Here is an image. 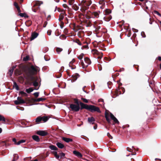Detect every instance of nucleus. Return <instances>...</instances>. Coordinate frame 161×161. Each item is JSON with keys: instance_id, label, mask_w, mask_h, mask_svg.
Listing matches in <instances>:
<instances>
[{"instance_id": "nucleus-63", "label": "nucleus", "mask_w": 161, "mask_h": 161, "mask_svg": "<svg viewBox=\"0 0 161 161\" xmlns=\"http://www.w3.org/2000/svg\"><path fill=\"white\" fill-rule=\"evenodd\" d=\"M2 128H0V133H1L2 132Z\"/></svg>"}, {"instance_id": "nucleus-43", "label": "nucleus", "mask_w": 161, "mask_h": 161, "mask_svg": "<svg viewBox=\"0 0 161 161\" xmlns=\"http://www.w3.org/2000/svg\"><path fill=\"white\" fill-rule=\"evenodd\" d=\"M29 58V57L28 56H26L25 57H24L23 58V60L24 61H27L28 60Z\"/></svg>"}, {"instance_id": "nucleus-64", "label": "nucleus", "mask_w": 161, "mask_h": 161, "mask_svg": "<svg viewBox=\"0 0 161 161\" xmlns=\"http://www.w3.org/2000/svg\"><path fill=\"white\" fill-rule=\"evenodd\" d=\"M56 2H57V3H58L59 1V0H54Z\"/></svg>"}, {"instance_id": "nucleus-9", "label": "nucleus", "mask_w": 161, "mask_h": 161, "mask_svg": "<svg viewBox=\"0 0 161 161\" xmlns=\"http://www.w3.org/2000/svg\"><path fill=\"white\" fill-rule=\"evenodd\" d=\"M110 117L111 119H113L115 123L117 124L119 123V122L118 121V119L114 117V116L111 113H110Z\"/></svg>"}, {"instance_id": "nucleus-60", "label": "nucleus", "mask_w": 161, "mask_h": 161, "mask_svg": "<svg viewBox=\"0 0 161 161\" xmlns=\"http://www.w3.org/2000/svg\"><path fill=\"white\" fill-rule=\"evenodd\" d=\"M158 60L159 61H161V57H158Z\"/></svg>"}, {"instance_id": "nucleus-23", "label": "nucleus", "mask_w": 161, "mask_h": 161, "mask_svg": "<svg viewBox=\"0 0 161 161\" xmlns=\"http://www.w3.org/2000/svg\"><path fill=\"white\" fill-rule=\"evenodd\" d=\"M33 91V89L31 87L26 89V92L28 93H29Z\"/></svg>"}, {"instance_id": "nucleus-36", "label": "nucleus", "mask_w": 161, "mask_h": 161, "mask_svg": "<svg viewBox=\"0 0 161 161\" xmlns=\"http://www.w3.org/2000/svg\"><path fill=\"white\" fill-rule=\"evenodd\" d=\"M84 54L82 53H81L78 57V58L80 60H81L83 58Z\"/></svg>"}, {"instance_id": "nucleus-30", "label": "nucleus", "mask_w": 161, "mask_h": 161, "mask_svg": "<svg viewBox=\"0 0 161 161\" xmlns=\"http://www.w3.org/2000/svg\"><path fill=\"white\" fill-rule=\"evenodd\" d=\"M53 154L54 155L55 157L57 159H58L59 158V156L57 154V152L56 151L54 152H53Z\"/></svg>"}, {"instance_id": "nucleus-26", "label": "nucleus", "mask_w": 161, "mask_h": 161, "mask_svg": "<svg viewBox=\"0 0 161 161\" xmlns=\"http://www.w3.org/2000/svg\"><path fill=\"white\" fill-rule=\"evenodd\" d=\"M111 13V11L110 10L108 9H106L104 12V14L105 15H107Z\"/></svg>"}, {"instance_id": "nucleus-44", "label": "nucleus", "mask_w": 161, "mask_h": 161, "mask_svg": "<svg viewBox=\"0 0 161 161\" xmlns=\"http://www.w3.org/2000/svg\"><path fill=\"white\" fill-rule=\"evenodd\" d=\"M75 103L76 104V105H79L80 102H79L77 100H75Z\"/></svg>"}, {"instance_id": "nucleus-16", "label": "nucleus", "mask_w": 161, "mask_h": 161, "mask_svg": "<svg viewBox=\"0 0 161 161\" xmlns=\"http://www.w3.org/2000/svg\"><path fill=\"white\" fill-rule=\"evenodd\" d=\"M79 5H77L76 4H74L72 6V8L75 11L78 10L79 9Z\"/></svg>"}, {"instance_id": "nucleus-20", "label": "nucleus", "mask_w": 161, "mask_h": 161, "mask_svg": "<svg viewBox=\"0 0 161 161\" xmlns=\"http://www.w3.org/2000/svg\"><path fill=\"white\" fill-rule=\"evenodd\" d=\"M49 147L50 149L52 150L56 151L58 149V148L55 146L53 145H50Z\"/></svg>"}, {"instance_id": "nucleus-1", "label": "nucleus", "mask_w": 161, "mask_h": 161, "mask_svg": "<svg viewBox=\"0 0 161 161\" xmlns=\"http://www.w3.org/2000/svg\"><path fill=\"white\" fill-rule=\"evenodd\" d=\"M38 69V67L31 66V67L28 68L25 71V73L26 76L25 78L27 80L33 81V85L35 87L38 86L39 79L37 77L33 76V75L37 73Z\"/></svg>"}, {"instance_id": "nucleus-7", "label": "nucleus", "mask_w": 161, "mask_h": 161, "mask_svg": "<svg viewBox=\"0 0 161 161\" xmlns=\"http://www.w3.org/2000/svg\"><path fill=\"white\" fill-rule=\"evenodd\" d=\"M36 133L37 134L42 136H46L48 134L47 132L44 130L38 131Z\"/></svg>"}, {"instance_id": "nucleus-48", "label": "nucleus", "mask_w": 161, "mask_h": 161, "mask_svg": "<svg viewBox=\"0 0 161 161\" xmlns=\"http://www.w3.org/2000/svg\"><path fill=\"white\" fill-rule=\"evenodd\" d=\"M141 34L143 37L144 38L146 37V35H145V33L144 32H142Z\"/></svg>"}, {"instance_id": "nucleus-59", "label": "nucleus", "mask_w": 161, "mask_h": 161, "mask_svg": "<svg viewBox=\"0 0 161 161\" xmlns=\"http://www.w3.org/2000/svg\"><path fill=\"white\" fill-rule=\"evenodd\" d=\"M86 87V86H84V87L82 88L83 91L85 92H86L84 90V88Z\"/></svg>"}, {"instance_id": "nucleus-46", "label": "nucleus", "mask_w": 161, "mask_h": 161, "mask_svg": "<svg viewBox=\"0 0 161 161\" xmlns=\"http://www.w3.org/2000/svg\"><path fill=\"white\" fill-rule=\"evenodd\" d=\"M107 136L110 139H112L113 138L112 136H111L109 132H108L107 133Z\"/></svg>"}, {"instance_id": "nucleus-57", "label": "nucleus", "mask_w": 161, "mask_h": 161, "mask_svg": "<svg viewBox=\"0 0 161 161\" xmlns=\"http://www.w3.org/2000/svg\"><path fill=\"white\" fill-rule=\"evenodd\" d=\"M97 125H95L94 127H93V128H94V130H96L97 129Z\"/></svg>"}, {"instance_id": "nucleus-24", "label": "nucleus", "mask_w": 161, "mask_h": 161, "mask_svg": "<svg viewBox=\"0 0 161 161\" xmlns=\"http://www.w3.org/2000/svg\"><path fill=\"white\" fill-rule=\"evenodd\" d=\"M42 121L41 117L39 116L37 117L36 119V122L37 123H39V122Z\"/></svg>"}, {"instance_id": "nucleus-62", "label": "nucleus", "mask_w": 161, "mask_h": 161, "mask_svg": "<svg viewBox=\"0 0 161 161\" xmlns=\"http://www.w3.org/2000/svg\"><path fill=\"white\" fill-rule=\"evenodd\" d=\"M16 68V66H14L12 67V69L14 70V69Z\"/></svg>"}, {"instance_id": "nucleus-42", "label": "nucleus", "mask_w": 161, "mask_h": 161, "mask_svg": "<svg viewBox=\"0 0 161 161\" xmlns=\"http://www.w3.org/2000/svg\"><path fill=\"white\" fill-rule=\"evenodd\" d=\"M81 99L85 103H88V100L86 98H82Z\"/></svg>"}, {"instance_id": "nucleus-21", "label": "nucleus", "mask_w": 161, "mask_h": 161, "mask_svg": "<svg viewBox=\"0 0 161 161\" xmlns=\"http://www.w3.org/2000/svg\"><path fill=\"white\" fill-rule=\"evenodd\" d=\"M18 15L21 17H24L25 18H28V15L25 13H19Z\"/></svg>"}, {"instance_id": "nucleus-4", "label": "nucleus", "mask_w": 161, "mask_h": 161, "mask_svg": "<svg viewBox=\"0 0 161 161\" xmlns=\"http://www.w3.org/2000/svg\"><path fill=\"white\" fill-rule=\"evenodd\" d=\"M89 110L91 111L92 112H97L99 113H101V111H100L99 108L93 105H90Z\"/></svg>"}, {"instance_id": "nucleus-3", "label": "nucleus", "mask_w": 161, "mask_h": 161, "mask_svg": "<svg viewBox=\"0 0 161 161\" xmlns=\"http://www.w3.org/2000/svg\"><path fill=\"white\" fill-rule=\"evenodd\" d=\"M84 60V62L82 60L81 62L83 68H84L85 67H87L89 65L91 64V61L90 59L87 57L85 58Z\"/></svg>"}, {"instance_id": "nucleus-12", "label": "nucleus", "mask_w": 161, "mask_h": 161, "mask_svg": "<svg viewBox=\"0 0 161 161\" xmlns=\"http://www.w3.org/2000/svg\"><path fill=\"white\" fill-rule=\"evenodd\" d=\"M95 121V119L93 117H89L88 118V121L90 124H94Z\"/></svg>"}, {"instance_id": "nucleus-58", "label": "nucleus", "mask_w": 161, "mask_h": 161, "mask_svg": "<svg viewBox=\"0 0 161 161\" xmlns=\"http://www.w3.org/2000/svg\"><path fill=\"white\" fill-rule=\"evenodd\" d=\"M63 7L64 8H67V6L65 4H63Z\"/></svg>"}, {"instance_id": "nucleus-29", "label": "nucleus", "mask_w": 161, "mask_h": 161, "mask_svg": "<svg viewBox=\"0 0 161 161\" xmlns=\"http://www.w3.org/2000/svg\"><path fill=\"white\" fill-rule=\"evenodd\" d=\"M63 50V49L59 47H57L56 49V51L57 53L59 54Z\"/></svg>"}, {"instance_id": "nucleus-31", "label": "nucleus", "mask_w": 161, "mask_h": 161, "mask_svg": "<svg viewBox=\"0 0 161 161\" xmlns=\"http://www.w3.org/2000/svg\"><path fill=\"white\" fill-rule=\"evenodd\" d=\"M25 142V140L24 139H22L19 141L18 142H17V145H19L21 143H24Z\"/></svg>"}, {"instance_id": "nucleus-32", "label": "nucleus", "mask_w": 161, "mask_h": 161, "mask_svg": "<svg viewBox=\"0 0 161 161\" xmlns=\"http://www.w3.org/2000/svg\"><path fill=\"white\" fill-rule=\"evenodd\" d=\"M45 100V98H43L42 97H40L37 99L35 101L36 102H40V101H42Z\"/></svg>"}, {"instance_id": "nucleus-61", "label": "nucleus", "mask_w": 161, "mask_h": 161, "mask_svg": "<svg viewBox=\"0 0 161 161\" xmlns=\"http://www.w3.org/2000/svg\"><path fill=\"white\" fill-rule=\"evenodd\" d=\"M44 58L45 60L46 61H47L49 60V59H47V58H46L45 57H44Z\"/></svg>"}, {"instance_id": "nucleus-34", "label": "nucleus", "mask_w": 161, "mask_h": 161, "mask_svg": "<svg viewBox=\"0 0 161 161\" xmlns=\"http://www.w3.org/2000/svg\"><path fill=\"white\" fill-rule=\"evenodd\" d=\"M133 146H132L131 147H127V150L129 152H131L133 151Z\"/></svg>"}, {"instance_id": "nucleus-19", "label": "nucleus", "mask_w": 161, "mask_h": 161, "mask_svg": "<svg viewBox=\"0 0 161 161\" xmlns=\"http://www.w3.org/2000/svg\"><path fill=\"white\" fill-rule=\"evenodd\" d=\"M105 116L106 120L108 123H110V119L109 118V114L108 113H105Z\"/></svg>"}, {"instance_id": "nucleus-40", "label": "nucleus", "mask_w": 161, "mask_h": 161, "mask_svg": "<svg viewBox=\"0 0 161 161\" xmlns=\"http://www.w3.org/2000/svg\"><path fill=\"white\" fill-rule=\"evenodd\" d=\"M75 60H74V59H73L71 61V62H69V66L70 67H71V69H75V68H72V67L70 66V65L71 64H73L74 62H75Z\"/></svg>"}, {"instance_id": "nucleus-47", "label": "nucleus", "mask_w": 161, "mask_h": 161, "mask_svg": "<svg viewBox=\"0 0 161 161\" xmlns=\"http://www.w3.org/2000/svg\"><path fill=\"white\" fill-rule=\"evenodd\" d=\"M14 142L15 145H17V142H16V140L15 138H14L12 140Z\"/></svg>"}, {"instance_id": "nucleus-25", "label": "nucleus", "mask_w": 161, "mask_h": 161, "mask_svg": "<svg viewBox=\"0 0 161 161\" xmlns=\"http://www.w3.org/2000/svg\"><path fill=\"white\" fill-rule=\"evenodd\" d=\"M19 94L25 97H26L27 96V94L25 92L22 91L19 92Z\"/></svg>"}, {"instance_id": "nucleus-10", "label": "nucleus", "mask_w": 161, "mask_h": 161, "mask_svg": "<svg viewBox=\"0 0 161 161\" xmlns=\"http://www.w3.org/2000/svg\"><path fill=\"white\" fill-rule=\"evenodd\" d=\"M38 35V33L36 32H34L32 33L31 37V41H32L36 38Z\"/></svg>"}, {"instance_id": "nucleus-53", "label": "nucleus", "mask_w": 161, "mask_h": 161, "mask_svg": "<svg viewBox=\"0 0 161 161\" xmlns=\"http://www.w3.org/2000/svg\"><path fill=\"white\" fill-rule=\"evenodd\" d=\"M98 102H102L103 103H104V100L103 99H100L98 100Z\"/></svg>"}, {"instance_id": "nucleus-54", "label": "nucleus", "mask_w": 161, "mask_h": 161, "mask_svg": "<svg viewBox=\"0 0 161 161\" xmlns=\"http://www.w3.org/2000/svg\"><path fill=\"white\" fill-rule=\"evenodd\" d=\"M100 53L101 55L97 58H102L103 55V53Z\"/></svg>"}, {"instance_id": "nucleus-38", "label": "nucleus", "mask_w": 161, "mask_h": 161, "mask_svg": "<svg viewBox=\"0 0 161 161\" xmlns=\"http://www.w3.org/2000/svg\"><path fill=\"white\" fill-rule=\"evenodd\" d=\"M14 70L12 68L10 69L9 71V74L10 76H12V74Z\"/></svg>"}, {"instance_id": "nucleus-6", "label": "nucleus", "mask_w": 161, "mask_h": 161, "mask_svg": "<svg viewBox=\"0 0 161 161\" xmlns=\"http://www.w3.org/2000/svg\"><path fill=\"white\" fill-rule=\"evenodd\" d=\"M17 100L14 101V103L16 105H18L21 103H25V101L20 97H18Z\"/></svg>"}, {"instance_id": "nucleus-17", "label": "nucleus", "mask_w": 161, "mask_h": 161, "mask_svg": "<svg viewBox=\"0 0 161 161\" xmlns=\"http://www.w3.org/2000/svg\"><path fill=\"white\" fill-rule=\"evenodd\" d=\"M112 19V17L110 15H108V16H106L104 17L103 18V19L106 21H109L111 20Z\"/></svg>"}, {"instance_id": "nucleus-33", "label": "nucleus", "mask_w": 161, "mask_h": 161, "mask_svg": "<svg viewBox=\"0 0 161 161\" xmlns=\"http://www.w3.org/2000/svg\"><path fill=\"white\" fill-rule=\"evenodd\" d=\"M66 37L64 35H62L59 36V38L61 40H65Z\"/></svg>"}, {"instance_id": "nucleus-5", "label": "nucleus", "mask_w": 161, "mask_h": 161, "mask_svg": "<svg viewBox=\"0 0 161 161\" xmlns=\"http://www.w3.org/2000/svg\"><path fill=\"white\" fill-rule=\"evenodd\" d=\"M70 108L71 110L75 112L78 111L80 109L79 105H77L74 104H70Z\"/></svg>"}, {"instance_id": "nucleus-8", "label": "nucleus", "mask_w": 161, "mask_h": 161, "mask_svg": "<svg viewBox=\"0 0 161 161\" xmlns=\"http://www.w3.org/2000/svg\"><path fill=\"white\" fill-rule=\"evenodd\" d=\"M80 106L81 109H82L83 108H85L86 109H87L88 110L89 108V105H88L87 104L83 103L81 102H80Z\"/></svg>"}, {"instance_id": "nucleus-39", "label": "nucleus", "mask_w": 161, "mask_h": 161, "mask_svg": "<svg viewBox=\"0 0 161 161\" xmlns=\"http://www.w3.org/2000/svg\"><path fill=\"white\" fill-rule=\"evenodd\" d=\"M19 158V156L17 154L14 155V159H17Z\"/></svg>"}, {"instance_id": "nucleus-35", "label": "nucleus", "mask_w": 161, "mask_h": 161, "mask_svg": "<svg viewBox=\"0 0 161 161\" xmlns=\"http://www.w3.org/2000/svg\"><path fill=\"white\" fill-rule=\"evenodd\" d=\"M75 0H69V4L70 5H72L74 3Z\"/></svg>"}, {"instance_id": "nucleus-27", "label": "nucleus", "mask_w": 161, "mask_h": 161, "mask_svg": "<svg viewBox=\"0 0 161 161\" xmlns=\"http://www.w3.org/2000/svg\"><path fill=\"white\" fill-rule=\"evenodd\" d=\"M42 121L44 122H46L48 120V118L47 117L43 116L41 117Z\"/></svg>"}, {"instance_id": "nucleus-52", "label": "nucleus", "mask_w": 161, "mask_h": 161, "mask_svg": "<svg viewBox=\"0 0 161 161\" xmlns=\"http://www.w3.org/2000/svg\"><path fill=\"white\" fill-rule=\"evenodd\" d=\"M51 31L50 30H48L47 32V34L48 35L50 36L51 34Z\"/></svg>"}, {"instance_id": "nucleus-14", "label": "nucleus", "mask_w": 161, "mask_h": 161, "mask_svg": "<svg viewBox=\"0 0 161 161\" xmlns=\"http://www.w3.org/2000/svg\"><path fill=\"white\" fill-rule=\"evenodd\" d=\"M62 139L66 142H72V139L69 138H66L65 137H62Z\"/></svg>"}, {"instance_id": "nucleus-37", "label": "nucleus", "mask_w": 161, "mask_h": 161, "mask_svg": "<svg viewBox=\"0 0 161 161\" xmlns=\"http://www.w3.org/2000/svg\"><path fill=\"white\" fill-rule=\"evenodd\" d=\"M59 156H60L59 157H60V158H63L65 156V154L64 153L61 152L60 153V155Z\"/></svg>"}, {"instance_id": "nucleus-2", "label": "nucleus", "mask_w": 161, "mask_h": 161, "mask_svg": "<svg viewBox=\"0 0 161 161\" xmlns=\"http://www.w3.org/2000/svg\"><path fill=\"white\" fill-rule=\"evenodd\" d=\"M81 3L83 7L85 8V9H87L91 4L92 2L91 0H83L81 1Z\"/></svg>"}, {"instance_id": "nucleus-18", "label": "nucleus", "mask_w": 161, "mask_h": 161, "mask_svg": "<svg viewBox=\"0 0 161 161\" xmlns=\"http://www.w3.org/2000/svg\"><path fill=\"white\" fill-rule=\"evenodd\" d=\"M32 139L35 140V141H36V142H39L40 141V139L39 138V137L37 135H34L32 136Z\"/></svg>"}, {"instance_id": "nucleus-51", "label": "nucleus", "mask_w": 161, "mask_h": 161, "mask_svg": "<svg viewBox=\"0 0 161 161\" xmlns=\"http://www.w3.org/2000/svg\"><path fill=\"white\" fill-rule=\"evenodd\" d=\"M14 6L17 8V7H18L19 6H18V4L16 2H14Z\"/></svg>"}, {"instance_id": "nucleus-22", "label": "nucleus", "mask_w": 161, "mask_h": 161, "mask_svg": "<svg viewBox=\"0 0 161 161\" xmlns=\"http://www.w3.org/2000/svg\"><path fill=\"white\" fill-rule=\"evenodd\" d=\"M13 87H14L18 91L19 90L18 86L17 85V83L15 82H14Z\"/></svg>"}, {"instance_id": "nucleus-45", "label": "nucleus", "mask_w": 161, "mask_h": 161, "mask_svg": "<svg viewBox=\"0 0 161 161\" xmlns=\"http://www.w3.org/2000/svg\"><path fill=\"white\" fill-rule=\"evenodd\" d=\"M154 14H158V16H161V14L157 11L155 10L154 11Z\"/></svg>"}, {"instance_id": "nucleus-13", "label": "nucleus", "mask_w": 161, "mask_h": 161, "mask_svg": "<svg viewBox=\"0 0 161 161\" xmlns=\"http://www.w3.org/2000/svg\"><path fill=\"white\" fill-rule=\"evenodd\" d=\"M100 13V12L99 11L98 12H93L92 13V15L94 16V17L98 18Z\"/></svg>"}, {"instance_id": "nucleus-55", "label": "nucleus", "mask_w": 161, "mask_h": 161, "mask_svg": "<svg viewBox=\"0 0 161 161\" xmlns=\"http://www.w3.org/2000/svg\"><path fill=\"white\" fill-rule=\"evenodd\" d=\"M16 8L17 9V10L20 13V12H21V11H20V9L19 8V7H17Z\"/></svg>"}, {"instance_id": "nucleus-11", "label": "nucleus", "mask_w": 161, "mask_h": 161, "mask_svg": "<svg viewBox=\"0 0 161 161\" xmlns=\"http://www.w3.org/2000/svg\"><path fill=\"white\" fill-rule=\"evenodd\" d=\"M73 153L76 156L78 157L81 158L82 156V154L80 153L75 150L73 151Z\"/></svg>"}, {"instance_id": "nucleus-28", "label": "nucleus", "mask_w": 161, "mask_h": 161, "mask_svg": "<svg viewBox=\"0 0 161 161\" xmlns=\"http://www.w3.org/2000/svg\"><path fill=\"white\" fill-rule=\"evenodd\" d=\"M3 121L4 122H5L6 121L4 117L1 115H0V121Z\"/></svg>"}, {"instance_id": "nucleus-56", "label": "nucleus", "mask_w": 161, "mask_h": 161, "mask_svg": "<svg viewBox=\"0 0 161 161\" xmlns=\"http://www.w3.org/2000/svg\"><path fill=\"white\" fill-rule=\"evenodd\" d=\"M16 8L17 9V10L20 13V12H21V11H20V9L19 8V7H17Z\"/></svg>"}, {"instance_id": "nucleus-49", "label": "nucleus", "mask_w": 161, "mask_h": 161, "mask_svg": "<svg viewBox=\"0 0 161 161\" xmlns=\"http://www.w3.org/2000/svg\"><path fill=\"white\" fill-rule=\"evenodd\" d=\"M59 18L60 19V20H62L64 18V16L62 14H60L59 15Z\"/></svg>"}, {"instance_id": "nucleus-15", "label": "nucleus", "mask_w": 161, "mask_h": 161, "mask_svg": "<svg viewBox=\"0 0 161 161\" xmlns=\"http://www.w3.org/2000/svg\"><path fill=\"white\" fill-rule=\"evenodd\" d=\"M56 145L58 148L61 149L63 148L64 147V145L59 142H57Z\"/></svg>"}, {"instance_id": "nucleus-50", "label": "nucleus", "mask_w": 161, "mask_h": 161, "mask_svg": "<svg viewBox=\"0 0 161 161\" xmlns=\"http://www.w3.org/2000/svg\"><path fill=\"white\" fill-rule=\"evenodd\" d=\"M76 42L79 45H81L82 44L79 40L77 41Z\"/></svg>"}, {"instance_id": "nucleus-41", "label": "nucleus", "mask_w": 161, "mask_h": 161, "mask_svg": "<svg viewBox=\"0 0 161 161\" xmlns=\"http://www.w3.org/2000/svg\"><path fill=\"white\" fill-rule=\"evenodd\" d=\"M34 95L36 97H37L39 95V92H36L34 93Z\"/></svg>"}]
</instances>
